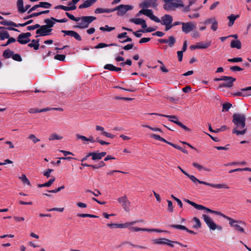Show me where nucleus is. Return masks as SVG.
<instances>
[{
	"label": "nucleus",
	"mask_w": 251,
	"mask_h": 251,
	"mask_svg": "<svg viewBox=\"0 0 251 251\" xmlns=\"http://www.w3.org/2000/svg\"><path fill=\"white\" fill-rule=\"evenodd\" d=\"M88 141H89L91 143H94L95 142H97L100 144L101 145H107L110 143L105 141H104L100 139L99 137H97L96 140L94 139L93 136H91L89 138H88Z\"/></svg>",
	"instance_id": "nucleus-17"
},
{
	"label": "nucleus",
	"mask_w": 251,
	"mask_h": 251,
	"mask_svg": "<svg viewBox=\"0 0 251 251\" xmlns=\"http://www.w3.org/2000/svg\"><path fill=\"white\" fill-rule=\"evenodd\" d=\"M117 201L126 211L128 212L129 211L130 202L126 195L118 198Z\"/></svg>",
	"instance_id": "nucleus-8"
},
{
	"label": "nucleus",
	"mask_w": 251,
	"mask_h": 251,
	"mask_svg": "<svg viewBox=\"0 0 251 251\" xmlns=\"http://www.w3.org/2000/svg\"><path fill=\"white\" fill-rule=\"evenodd\" d=\"M77 216L78 217H82V218H85V217L98 218L99 217L98 216L95 215L90 214H84V213L77 214Z\"/></svg>",
	"instance_id": "nucleus-37"
},
{
	"label": "nucleus",
	"mask_w": 251,
	"mask_h": 251,
	"mask_svg": "<svg viewBox=\"0 0 251 251\" xmlns=\"http://www.w3.org/2000/svg\"><path fill=\"white\" fill-rule=\"evenodd\" d=\"M107 226L109 227L110 228H122L123 226H122V224L114 223V224H107Z\"/></svg>",
	"instance_id": "nucleus-46"
},
{
	"label": "nucleus",
	"mask_w": 251,
	"mask_h": 251,
	"mask_svg": "<svg viewBox=\"0 0 251 251\" xmlns=\"http://www.w3.org/2000/svg\"><path fill=\"white\" fill-rule=\"evenodd\" d=\"M14 51L10 50H5L3 53L2 56L4 58H9L10 57H12Z\"/></svg>",
	"instance_id": "nucleus-30"
},
{
	"label": "nucleus",
	"mask_w": 251,
	"mask_h": 251,
	"mask_svg": "<svg viewBox=\"0 0 251 251\" xmlns=\"http://www.w3.org/2000/svg\"><path fill=\"white\" fill-rule=\"evenodd\" d=\"M115 67L113 64H107L104 65V69L105 70H108L110 71H114Z\"/></svg>",
	"instance_id": "nucleus-49"
},
{
	"label": "nucleus",
	"mask_w": 251,
	"mask_h": 251,
	"mask_svg": "<svg viewBox=\"0 0 251 251\" xmlns=\"http://www.w3.org/2000/svg\"><path fill=\"white\" fill-rule=\"evenodd\" d=\"M28 139H30L31 140H32L33 142L35 144L37 142L40 141V139L36 138L35 135L34 134H31L29 135L28 137Z\"/></svg>",
	"instance_id": "nucleus-52"
},
{
	"label": "nucleus",
	"mask_w": 251,
	"mask_h": 251,
	"mask_svg": "<svg viewBox=\"0 0 251 251\" xmlns=\"http://www.w3.org/2000/svg\"><path fill=\"white\" fill-rule=\"evenodd\" d=\"M66 57V55L64 54H57L55 55L54 59L59 61H63Z\"/></svg>",
	"instance_id": "nucleus-53"
},
{
	"label": "nucleus",
	"mask_w": 251,
	"mask_h": 251,
	"mask_svg": "<svg viewBox=\"0 0 251 251\" xmlns=\"http://www.w3.org/2000/svg\"><path fill=\"white\" fill-rule=\"evenodd\" d=\"M55 177H53L51 179H50L48 182L41 184H38V187L39 188L44 187H50L51 185L55 181Z\"/></svg>",
	"instance_id": "nucleus-28"
},
{
	"label": "nucleus",
	"mask_w": 251,
	"mask_h": 251,
	"mask_svg": "<svg viewBox=\"0 0 251 251\" xmlns=\"http://www.w3.org/2000/svg\"><path fill=\"white\" fill-rule=\"evenodd\" d=\"M247 132V128H244L242 130H237V127H234L232 130L233 133H236L237 135H244Z\"/></svg>",
	"instance_id": "nucleus-34"
},
{
	"label": "nucleus",
	"mask_w": 251,
	"mask_h": 251,
	"mask_svg": "<svg viewBox=\"0 0 251 251\" xmlns=\"http://www.w3.org/2000/svg\"><path fill=\"white\" fill-rule=\"evenodd\" d=\"M109 46H120L118 44L116 43H111L110 44H107L104 43H100L98 44L97 46L95 47V49H101L105 47H107Z\"/></svg>",
	"instance_id": "nucleus-25"
},
{
	"label": "nucleus",
	"mask_w": 251,
	"mask_h": 251,
	"mask_svg": "<svg viewBox=\"0 0 251 251\" xmlns=\"http://www.w3.org/2000/svg\"><path fill=\"white\" fill-rule=\"evenodd\" d=\"M171 198H173L174 200L176 201L177 202L178 205L180 206V207L182 208L183 206L182 202L181 201L176 197H175L173 195H171Z\"/></svg>",
	"instance_id": "nucleus-62"
},
{
	"label": "nucleus",
	"mask_w": 251,
	"mask_h": 251,
	"mask_svg": "<svg viewBox=\"0 0 251 251\" xmlns=\"http://www.w3.org/2000/svg\"><path fill=\"white\" fill-rule=\"evenodd\" d=\"M156 0H146L140 4V7L142 8H148L152 6L155 8L157 6V3L156 2Z\"/></svg>",
	"instance_id": "nucleus-13"
},
{
	"label": "nucleus",
	"mask_w": 251,
	"mask_h": 251,
	"mask_svg": "<svg viewBox=\"0 0 251 251\" xmlns=\"http://www.w3.org/2000/svg\"><path fill=\"white\" fill-rule=\"evenodd\" d=\"M97 0H87L84 2L86 8L92 6Z\"/></svg>",
	"instance_id": "nucleus-43"
},
{
	"label": "nucleus",
	"mask_w": 251,
	"mask_h": 251,
	"mask_svg": "<svg viewBox=\"0 0 251 251\" xmlns=\"http://www.w3.org/2000/svg\"><path fill=\"white\" fill-rule=\"evenodd\" d=\"M61 32L65 34L64 36L65 35H68V36H70L71 37H73V34H74L75 31H74V30H61Z\"/></svg>",
	"instance_id": "nucleus-56"
},
{
	"label": "nucleus",
	"mask_w": 251,
	"mask_h": 251,
	"mask_svg": "<svg viewBox=\"0 0 251 251\" xmlns=\"http://www.w3.org/2000/svg\"><path fill=\"white\" fill-rule=\"evenodd\" d=\"M232 123L240 128H243L246 126V116L244 114L235 113L233 115Z\"/></svg>",
	"instance_id": "nucleus-2"
},
{
	"label": "nucleus",
	"mask_w": 251,
	"mask_h": 251,
	"mask_svg": "<svg viewBox=\"0 0 251 251\" xmlns=\"http://www.w3.org/2000/svg\"><path fill=\"white\" fill-rule=\"evenodd\" d=\"M230 47L232 48L241 49L242 47L241 42L239 40H233L230 43Z\"/></svg>",
	"instance_id": "nucleus-21"
},
{
	"label": "nucleus",
	"mask_w": 251,
	"mask_h": 251,
	"mask_svg": "<svg viewBox=\"0 0 251 251\" xmlns=\"http://www.w3.org/2000/svg\"><path fill=\"white\" fill-rule=\"evenodd\" d=\"M226 219L229 221V225L234 228V229L241 233H245L244 229L239 224L246 226V223L241 220H236L229 217H226Z\"/></svg>",
	"instance_id": "nucleus-4"
},
{
	"label": "nucleus",
	"mask_w": 251,
	"mask_h": 251,
	"mask_svg": "<svg viewBox=\"0 0 251 251\" xmlns=\"http://www.w3.org/2000/svg\"><path fill=\"white\" fill-rule=\"evenodd\" d=\"M54 9H62L64 11H70V6H64L62 5H59L56 6L55 7H54Z\"/></svg>",
	"instance_id": "nucleus-50"
},
{
	"label": "nucleus",
	"mask_w": 251,
	"mask_h": 251,
	"mask_svg": "<svg viewBox=\"0 0 251 251\" xmlns=\"http://www.w3.org/2000/svg\"><path fill=\"white\" fill-rule=\"evenodd\" d=\"M167 202H168V211L170 212H173V210H174V207H173V203H172V201L170 200H167Z\"/></svg>",
	"instance_id": "nucleus-57"
},
{
	"label": "nucleus",
	"mask_w": 251,
	"mask_h": 251,
	"mask_svg": "<svg viewBox=\"0 0 251 251\" xmlns=\"http://www.w3.org/2000/svg\"><path fill=\"white\" fill-rule=\"evenodd\" d=\"M115 27H109L108 25H106L104 27H100V29L102 31H111L115 29Z\"/></svg>",
	"instance_id": "nucleus-44"
},
{
	"label": "nucleus",
	"mask_w": 251,
	"mask_h": 251,
	"mask_svg": "<svg viewBox=\"0 0 251 251\" xmlns=\"http://www.w3.org/2000/svg\"><path fill=\"white\" fill-rule=\"evenodd\" d=\"M105 165L106 164L103 161H101L98 164L93 165V166H91V167H92L94 169H98L105 166Z\"/></svg>",
	"instance_id": "nucleus-41"
},
{
	"label": "nucleus",
	"mask_w": 251,
	"mask_h": 251,
	"mask_svg": "<svg viewBox=\"0 0 251 251\" xmlns=\"http://www.w3.org/2000/svg\"><path fill=\"white\" fill-rule=\"evenodd\" d=\"M158 42L161 43L167 44L168 43V45L170 47H172L176 42V38L173 36H171L169 37L168 39H159Z\"/></svg>",
	"instance_id": "nucleus-14"
},
{
	"label": "nucleus",
	"mask_w": 251,
	"mask_h": 251,
	"mask_svg": "<svg viewBox=\"0 0 251 251\" xmlns=\"http://www.w3.org/2000/svg\"><path fill=\"white\" fill-rule=\"evenodd\" d=\"M129 230L131 232H137L140 231H150V229H147L145 228H140L138 227H130L129 228Z\"/></svg>",
	"instance_id": "nucleus-29"
},
{
	"label": "nucleus",
	"mask_w": 251,
	"mask_h": 251,
	"mask_svg": "<svg viewBox=\"0 0 251 251\" xmlns=\"http://www.w3.org/2000/svg\"><path fill=\"white\" fill-rule=\"evenodd\" d=\"M185 201L187 203H189V204L191 205L192 206H193L194 207H195L196 209H197V207L199 205L198 204L193 202V201H190L188 199H185Z\"/></svg>",
	"instance_id": "nucleus-60"
},
{
	"label": "nucleus",
	"mask_w": 251,
	"mask_h": 251,
	"mask_svg": "<svg viewBox=\"0 0 251 251\" xmlns=\"http://www.w3.org/2000/svg\"><path fill=\"white\" fill-rule=\"evenodd\" d=\"M163 5V8L167 11L175 10V8L182 6L183 5L173 2H166Z\"/></svg>",
	"instance_id": "nucleus-11"
},
{
	"label": "nucleus",
	"mask_w": 251,
	"mask_h": 251,
	"mask_svg": "<svg viewBox=\"0 0 251 251\" xmlns=\"http://www.w3.org/2000/svg\"><path fill=\"white\" fill-rule=\"evenodd\" d=\"M39 39H33L31 40V43L28 44V46L33 48L35 50H38L39 47Z\"/></svg>",
	"instance_id": "nucleus-19"
},
{
	"label": "nucleus",
	"mask_w": 251,
	"mask_h": 251,
	"mask_svg": "<svg viewBox=\"0 0 251 251\" xmlns=\"http://www.w3.org/2000/svg\"><path fill=\"white\" fill-rule=\"evenodd\" d=\"M65 14L67 15V16L72 21L75 22H78L80 20V18L79 17H75L74 15L71 14L68 12H66Z\"/></svg>",
	"instance_id": "nucleus-40"
},
{
	"label": "nucleus",
	"mask_w": 251,
	"mask_h": 251,
	"mask_svg": "<svg viewBox=\"0 0 251 251\" xmlns=\"http://www.w3.org/2000/svg\"><path fill=\"white\" fill-rule=\"evenodd\" d=\"M202 218L204 222L211 230H214L216 229L219 230H222V227L220 226L217 225L209 216L206 214H203Z\"/></svg>",
	"instance_id": "nucleus-5"
},
{
	"label": "nucleus",
	"mask_w": 251,
	"mask_h": 251,
	"mask_svg": "<svg viewBox=\"0 0 251 251\" xmlns=\"http://www.w3.org/2000/svg\"><path fill=\"white\" fill-rule=\"evenodd\" d=\"M170 121L179 126L186 131H188L189 132L191 131V129L187 127L185 125H183L182 123H181L180 122L178 121L170 120Z\"/></svg>",
	"instance_id": "nucleus-26"
},
{
	"label": "nucleus",
	"mask_w": 251,
	"mask_h": 251,
	"mask_svg": "<svg viewBox=\"0 0 251 251\" xmlns=\"http://www.w3.org/2000/svg\"><path fill=\"white\" fill-rule=\"evenodd\" d=\"M112 12V8H102L100 7H98L96 8L95 10V13L96 14H100L103 13H110Z\"/></svg>",
	"instance_id": "nucleus-24"
},
{
	"label": "nucleus",
	"mask_w": 251,
	"mask_h": 251,
	"mask_svg": "<svg viewBox=\"0 0 251 251\" xmlns=\"http://www.w3.org/2000/svg\"><path fill=\"white\" fill-rule=\"evenodd\" d=\"M12 58L13 60L16 61L21 62L22 61V58L21 57V55L18 53L14 54L13 53L12 56Z\"/></svg>",
	"instance_id": "nucleus-47"
},
{
	"label": "nucleus",
	"mask_w": 251,
	"mask_h": 251,
	"mask_svg": "<svg viewBox=\"0 0 251 251\" xmlns=\"http://www.w3.org/2000/svg\"><path fill=\"white\" fill-rule=\"evenodd\" d=\"M63 137L62 136H58L56 134H52L50 135L49 139L50 141H51L53 140H60Z\"/></svg>",
	"instance_id": "nucleus-48"
},
{
	"label": "nucleus",
	"mask_w": 251,
	"mask_h": 251,
	"mask_svg": "<svg viewBox=\"0 0 251 251\" xmlns=\"http://www.w3.org/2000/svg\"><path fill=\"white\" fill-rule=\"evenodd\" d=\"M101 159V157H100V155L99 153V152H94V155H93V157H92V159L93 160H100Z\"/></svg>",
	"instance_id": "nucleus-61"
},
{
	"label": "nucleus",
	"mask_w": 251,
	"mask_h": 251,
	"mask_svg": "<svg viewBox=\"0 0 251 251\" xmlns=\"http://www.w3.org/2000/svg\"><path fill=\"white\" fill-rule=\"evenodd\" d=\"M173 21V17L171 15L165 14L161 17V24L162 25L165 24H172Z\"/></svg>",
	"instance_id": "nucleus-15"
},
{
	"label": "nucleus",
	"mask_w": 251,
	"mask_h": 251,
	"mask_svg": "<svg viewBox=\"0 0 251 251\" xmlns=\"http://www.w3.org/2000/svg\"><path fill=\"white\" fill-rule=\"evenodd\" d=\"M144 15L149 17L150 19L153 15V12L151 9H145Z\"/></svg>",
	"instance_id": "nucleus-59"
},
{
	"label": "nucleus",
	"mask_w": 251,
	"mask_h": 251,
	"mask_svg": "<svg viewBox=\"0 0 251 251\" xmlns=\"http://www.w3.org/2000/svg\"><path fill=\"white\" fill-rule=\"evenodd\" d=\"M173 242H167V243H165V245H167L171 247H174V245L173 243H175L178 245H180L181 246L186 247L187 245H184L181 244L180 243L178 242V241H172Z\"/></svg>",
	"instance_id": "nucleus-51"
},
{
	"label": "nucleus",
	"mask_w": 251,
	"mask_h": 251,
	"mask_svg": "<svg viewBox=\"0 0 251 251\" xmlns=\"http://www.w3.org/2000/svg\"><path fill=\"white\" fill-rule=\"evenodd\" d=\"M141 20L142 19L141 18H132L129 20V21L136 25H140Z\"/></svg>",
	"instance_id": "nucleus-55"
},
{
	"label": "nucleus",
	"mask_w": 251,
	"mask_h": 251,
	"mask_svg": "<svg viewBox=\"0 0 251 251\" xmlns=\"http://www.w3.org/2000/svg\"><path fill=\"white\" fill-rule=\"evenodd\" d=\"M193 220L196 222V224L193 226V228H198L201 227V222L200 220L197 217H194L193 218Z\"/></svg>",
	"instance_id": "nucleus-31"
},
{
	"label": "nucleus",
	"mask_w": 251,
	"mask_h": 251,
	"mask_svg": "<svg viewBox=\"0 0 251 251\" xmlns=\"http://www.w3.org/2000/svg\"><path fill=\"white\" fill-rule=\"evenodd\" d=\"M156 29V27H149L148 28H147L145 29H140L138 31V32H141L142 33H146V32H151L152 31H155Z\"/></svg>",
	"instance_id": "nucleus-45"
},
{
	"label": "nucleus",
	"mask_w": 251,
	"mask_h": 251,
	"mask_svg": "<svg viewBox=\"0 0 251 251\" xmlns=\"http://www.w3.org/2000/svg\"><path fill=\"white\" fill-rule=\"evenodd\" d=\"M192 165L198 169L199 170H201L202 169L204 170V171L209 172L210 171V169L207 168H204L200 164L196 163V162H193Z\"/></svg>",
	"instance_id": "nucleus-32"
},
{
	"label": "nucleus",
	"mask_w": 251,
	"mask_h": 251,
	"mask_svg": "<svg viewBox=\"0 0 251 251\" xmlns=\"http://www.w3.org/2000/svg\"><path fill=\"white\" fill-rule=\"evenodd\" d=\"M47 27H48L46 26H45V25H42V27H41V28L37 29L36 31V34L38 35H37L36 36V37H37L39 36H45Z\"/></svg>",
	"instance_id": "nucleus-20"
},
{
	"label": "nucleus",
	"mask_w": 251,
	"mask_h": 251,
	"mask_svg": "<svg viewBox=\"0 0 251 251\" xmlns=\"http://www.w3.org/2000/svg\"><path fill=\"white\" fill-rule=\"evenodd\" d=\"M17 6L18 11L21 13H24L30 8V5L27 4L24 7L23 0H18L17 1Z\"/></svg>",
	"instance_id": "nucleus-12"
},
{
	"label": "nucleus",
	"mask_w": 251,
	"mask_h": 251,
	"mask_svg": "<svg viewBox=\"0 0 251 251\" xmlns=\"http://www.w3.org/2000/svg\"><path fill=\"white\" fill-rule=\"evenodd\" d=\"M230 71L232 72H235V71H241L243 70V69L240 68V67L238 66H232L230 68Z\"/></svg>",
	"instance_id": "nucleus-63"
},
{
	"label": "nucleus",
	"mask_w": 251,
	"mask_h": 251,
	"mask_svg": "<svg viewBox=\"0 0 251 251\" xmlns=\"http://www.w3.org/2000/svg\"><path fill=\"white\" fill-rule=\"evenodd\" d=\"M148 114L151 115H157V116H161V117H166V118H170V119H172L171 120L178 121V118L176 115H164V114H159V113H149ZM170 120H169L170 121Z\"/></svg>",
	"instance_id": "nucleus-18"
},
{
	"label": "nucleus",
	"mask_w": 251,
	"mask_h": 251,
	"mask_svg": "<svg viewBox=\"0 0 251 251\" xmlns=\"http://www.w3.org/2000/svg\"><path fill=\"white\" fill-rule=\"evenodd\" d=\"M226 79H224L223 81L226 82L220 84L218 88H221L222 87L225 88H231L233 86V83L236 81V78L232 76H226Z\"/></svg>",
	"instance_id": "nucleus-9"
},
{
	"label": "nucleus",
	"mask_w": 251,
	"mask_h": 251,
	"mask_svg": "<svg viewBox=\"0 0 251 251\" xmlns=\"http://www.w3.org/2000/svg\"><path fill=\"white\" fill-rule=\"evenodd\" d=\"M31 36L30 32L22 33L18 35L17 41L21 44H26L31 41L29 39Z\"/></svg>",
	"instance_id": "nucleus-7"
},
{
	"label": "nucleus",
	"mask_w": 251,
	"mask_h": 251,
	"mask_svg": "<svg viewBox=\"0 0 251 251\" xmlns=\"http://www.w3.org/2000/svg\"><path fill=\"white\" fill-rule=\"evenodd\" d=\"M232 95L234 96V97H236V96H239V97H241V96H243V97H245V96H251V94H244L243 93H242V92H236V93H232Z\"/></svg>",
	"instance_id": "nucleus-58"
},
{
	"label": "nucleus",
	"mask_w": 251,
	"mask_h": 251,
	"mask_svg": "<svg viewBox=\"0 0 251 251\" xmlns=\"http://www.w3.org/2000/svg\"><path fill=\"white\" fill-rule=\"evenodd\" d=\"M0 24L3 25H10L13 26L14 27L25 26V25L23 24H16L12 21H1L0 22Z\"/></svg>",
	"instance_id": "nucleus-16"
},
{
	"label": "nucleus",
	"mask_w": 251,
	"mask_h": 251,
	"mask_svg": "<svg viewBox=\"0 0 251 251\" xmlns=\"http://www.w3.org/2000/svg\"><path fill=\"white\" fill-rule=\"evenodd\" d=\"M53 171V169H48L46 170L45 172L43 173V175L44 176H46L47 178L50 176V174Z\"/></svg>",
	"instance_id": "nucleus-64"
},
{
	"label": "nucleus",
	"mask_w": 251,
	"mask_h": 251,
	"mask_svg": "<svg viewBox=\"0 0 251 251\" xmlns=\"http://www.w3.org/2000/svg\"><path fill=\"white\" fill-rule=\"evenodd\" d=\"M232 104L229 102H226L223 104L222 111H228L231 107Z\"/></svg>",
	"instance_id": "nucleus-36"
},
{
	"label": "nucleus",
	"mask_w": 251,
	"mask_h": 251,
	"mask_svg": "<svg viewBox=\"0 0 251 251\" xmlns=\"http://www.w3.org/2000/svg\"><path fill=\"white\" fill-rule=\"evenodd\" d=\"M39 4L40 7L44 8H50L51 6V4L48 2H40Z\"/></svg>",
	"instance_id": "nucleus-38"
},
{
	"label": "nucleus",
	"mask_w": 251,
	"mask_h": 251,
	"mask_svg": "<svg viewBox=\"0 0 251 251\" xmlns=\"http://www.w3.org/2000/svg\"><path fill=\"white\" fill-rule=\"evenodd\" d=\"M80 18L81 22L77 25H74V28H78L80 29H85L87 28L90 23L93 21L96 20V17L94 16H82Z\"/></svg>",
	"instance_id": "nucleus-3"
},
{
	"label": "nucleus",
	"mask_w": 251,
	"mask_h": 251,
	"mask_svg": "<svg viewBox=\"0 0 251 251\" xmlns=\"http://www.w3.org/2000/svg\"><path fill=\"white\" fill-rule=\"evenodd\" d=\"M20 178L22 180V182L24 184H26L29 186L31 185L29 180L27 178V177L25 175H24V174L22 175V176L21 177H20Z\"/></svg>",
	"instance_id": "nucleus-39"
},
{
	"label": "nucleus",
	"mask_w": 251,
	"mask_h": 251,
	"mask_svg": "<svg viewBox=\"0 0 251 251\" xmlns=\"http://www.w3.org/2000/svg\"><path fill=\"white\" fill-rule=\"evenodd\" d=\"M125 244H128V245H129L132 246L133 247L137 248L138 249H146L147 248V247L135 245V244H132L131 242H127V241L122 243V245H125Z\"/></svg>",
	"instance_id": "nucleus-35"
},
{
	"label": "nucleus",
	"mask_w": 251,
	"mask_h": 251,
	"mask_svg": "<svg viewBox=\"0 0 251 251\" xmlns=\"http://www.w3.org/2000/svg\"><path fill=\"white\" fill-rule=\"evenodd\" d=\"M239 17V15H235L233 14H231L230 16L227 17V19L229 20V22L228 24V25L229 26H231L233 25L234 21L236 19Z\"/></svg>",
	"instance_id": "nucleus-23"
},
{
	"label": "nucleus",
	"mask_w": 251,
	"mask_h": 251,
	"mask_svg": "<svg viewBox=\"0 0 251 251\" xmlns=\"http://www.w3.org/2000/svg\"><path fill=\"white\" fill-rule=\"evenodd\" d=\"M152 242L154 244H164L167 243V242H173L172 241H171L166 238H160V239H154L152 241Z\"/></svg>",
	"instance_id": "nucleus-22"
},
{
	"label": "nucleus",
	"mask_w": 251,
	"mask_h": 251,
	"mask_svg": "<svg viewBox=\"0 0 251 251\" xmlns=\"http://www.w3.org/2000/svg\"><path fill=\"white\" fill-rule=\"evenodd\" d=\"M199 49H205L208 48L211 45V42H199L197 43Z\"/></svg>",
	"instance_id": "nucleus-27"
},
{
	"label": "nucleus",
	"mask_w": 251,
	"mask_h": 251,
	"mask_svg": "<svg viewBox=\"0 0 251 251\" xmlns=\"http://www.w3.org/2000/svg\"><path fill=\"white\" fill-rule=\"evenodd\" d=\"M171 227L175 228L178 229L186 230L187 227L184 226L180 225H171L169 226Z\"/></svg>",
	"instance_id": "nucleus-42"
},
{
	"label": "nucleus",
	"mask_w": 251,
	"mask_h": 251,
	"mask_svg": "<svg viewBox=\"0 0 251 251\" xmlns=\"http://www.w3.org/2000/svg\"><path fill=\"white\" fill-rule=\"evenodd\" d=\"M195 28V25L192 22L183 23L182 25V30L186 34L189 33Z\"/></svg>",
	"instance_id": "nucleus-10"
},
{
	"label": "nucleus",
	"mask_w": 251,
	"mask_h": 251,
	"mask_svg": "<svg viewBox=\"0 0 251 251\" xmlns=\"http://www.w3.org/2000/svg\"><path fill=\"white\" fill-rule=\"evenodd\" d=\"M133 6L130 5L120 4L114 8H112V12L117 11L118 16H123L127 11L132 10Z\"/></svg>",
	"instance_id": "nucleus-6"
},
{
	"label": "nucleus",
	"mask_w": 251,
	"mask_h": 251,
	"mask_svg": "<svg viewBox=\"0 0 251 251\" xmlns=\"http://www.w3.org/2000/svg\"><path fill=\"white\" fill-rule=\"evenodd\" d=\"M186 176L187 177H188L194 183L198 182L200 184H204L205 185L213 187V188H218V189H221V188L228 189L229 188L226 184H215L210 183L207 182L206 181L200 180L198 179H197L194 176L191 175L189 174Z\"/></svg>",
	"instance_id": "nucleus-1"
},
{
	"label": "nucleus",
	"mask_w": 251,
	"mask_h": 251,
	"mask_svg": "<svg viewBox=\"0 0 251 251\" xmlns=\"http://www.w3.org/2000/svg\"><path fill=\"white\" fill-rule=\"evenodd\" d=\"M243 60L241 57H234L231 59H228L227 61L230 62H242Z\"/></svg>",
	"instance_id": "nucleus-54"
},
{
	"label": "nucleus",
	"mask_w": 251,
	"mask_h": 251,
	"mask_svg": "<svg viewBox=\"0 0 251 251\" xmlns=\"http://www.w3.org/2000/svg\"><path fill=\"white\" fill-rule=\"evenodd\" d=\"M54 22L55 21H53L51 19V18L50 19H45L44 20V23H45L46 24V25H45V26H46L48 27L51 28L53 26V25L54 24Z\"/></svg>",
	"instance_id": "nucleus-33"
}]
</instances>
